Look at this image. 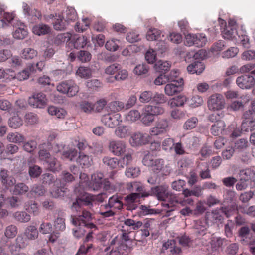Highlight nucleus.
I'll list each match as a JSON object with an SVG mask.
<instances>
[{
  "label": "nucleus",
  "instance_id": "nucleus-9",
  "mask_svg": "<svg viewBox=\"0 0 255 255\" xmlns=\"http://www.w3.org/2000/svg\"><path fill=\"white\" fill-rule=\"evenodd\" d=\"M168 127V123L166 119H162L159 120L155 127L150 129L151 135H157L166 132Z\"/></svg>",
  "mask_w": 255,
  "mask_h": 255
},
{
  "label": "nucleus",
  "instance_id": "nucleus-29",
  "mask_svg": "<svg viewBox=\"0 0 255 255\" xmlns=\"http://www.w3.org/2000/svg\"><path fill=\"white\" fill-rule=\"evenodd\" d=\"M88 42L87 37L83 36L74 38L72 41V44L75 48L80 49L84 48Z\"/></svg>",
  "mask_w": 255,
  "mask_h": 255
},
{
  "label": "nucleus",
  "instance_id": "nucleus-28",
  "mask_svg": "<svg viewBox=\"0 0 255 255\" xmlns=\"http://www.w3.org/2000/svg\"><path fill=\"white\" fill-rule=\"evenodd\" d=\"M63 17L67 21H74L77 18V15L74 8L68 7L64 12Z\"/></svg>",
  "mask_w": 255,
  "mask_h": 255
},
{
  "label": "nucleus",
  "instance_id": "nucleus-54",
  "mask_svg": "<svg viewBox=\"0 0 255 255\" xmlns=\"http://www.w3.org/2000/svg\"><path fill=\"white\" fill-rule=\"evenodd\" d=\"M107 104V101L104 99H100L93 104V112L96 113L101 112Z\"/></svg>",
  "mask_w": 255,
  "mask_h": 255
},
{
  "label": "nucleus",
  "instance_id": "nucleus-64",
  "mask_svg": "<svg viewBox=\"0 0 255 255\" xmlns=\"http://www.w3.org/2000/svg\"><path fill=\"white\" fill-rule=\"evenodd\" d=\"M241 59L246 61L255 60V51L249 50L244 51L242 54Z\"/></svg>",
  "mask_w": 255,
  "mask_h": 255
},
{
  "label": "nucleus",
  "instance_id": "nucleus-49",
  "mask_svg": "<svg viewBox=\"0 0 255 255\" xmlns=\"http://www.w3.org/2000/svg\"><path fill=\"white\" fill-rule=\"evenodd\" d=\"M24 120L26 123L32 125L38 123V117L37 114L32 112H30L25 114L24 116Z\"/></svg>",
  "mask_w": 255,
  "mask_h": 255
},
{
  "label": "nucleus",
  "instance_id": "nucleus-22",
  "mask_svg": "<svg viewBox=\"0 0 255 255\" xmlns=\"http://www.w3.org/2000/svg\"><path fill=\"white\" fill-rule=\"evenodd\" d=\"M141 197L140 193H132L129 194L128 196L125 197V199L127 201V204H128V208L129 210L135 209L136 206L133 204V203L136 201V199L140 198Z\"/></svg>",
  "mask_w": 255,
  "mask_h": 255
},
{
  "label": "nucleus",
  "instance_id": "nucleus-52",
  "mask_svg": "<svg viewBox=\"0 0 255 255\" xmlns=\"http://www.w3.org/2000/svg\"><path fill=\"white\" fill-rule=\"evenodd\" d=\"M164 201H167L169 202V203L163 204L164 206H167L168 207L170 206L172 207L178 202L176 195L169 192L166 196V199H165Z\"/></svg>",
  "mask_w": 255,
  "mask_h": 255
},
{
  "label": "nucleus",
  "instance_id": "nucleus-5",
  "mask_svg": "<svg viewBox=\"0 0 255 255\" xmlns=\"http://www.w3.org/2000/svg\"><path fill=\"white\" fill-rule=\"evenodd\" d=\"M101 121L103 124L110 128H115L122 122L121 116L120 114H108L102 116Z\"/></svg>",
  "mask_w": 255,
  "mask_h": 255
},
{
  "label": "nucleus",
  "instance_id": "nucleus-36",
  "mask_svg": "<svg viewBox=\"0 0 255 255\" xmlns=\"http://www.w3.org/2000/svg\"><path fill=\"white\" fill-rule=\"evenodd\" d=\"M55 183L57 187L56 188L53 189L52 191H51L50 194L51 196L55 198L63 196L66 189L64 187H60V184L59 182H56V181H55Z\"/></svg>",
  "mask_w": 255,
  "mask_h": 255
},
{
  "label": "nucleus",
  "instance_id": "nucleus-43",
  "mask_svg": "<svg viewBox=\"0 0 255 255\" xmlns=\"http://www.w3.org/2000/svg\"><path fill=\"white\" fill-rule=\"evenodd\" d=\"M204 65H189L187 68L188 72L191 74H200L204 70Z\"/></svg>",
  "mask_w": 255,
  "mask_h": 255
},
{
  "label": "nucleus",
  "instance_id": "nucleus-21",
  "mask_svg": "<svg viewBox=\"0 0 255 255\" xmlns=\"http://www.w3.org/2000/svg\"><path fill=\"white\" fill-rule=\"evenodd\" d=\"M225 124L222 121H217L211 128V133L215 136L222 134L224 130Z\"/></svg>",
  "mask_w": 255,
  "mask_h": 255
},
{
  "label": "nucleus",
  "instance_id": "nucleus-51",
  "mask_svg": "<svg viewBox=\"0 0 255 255\" xmlns=\"http://www.w3.org/2000/svg\"><path fill=\"white\" fill-rule=\"evenodd\" d=\"M77 58L82 63H87L90 61L91 55L88 51L81 50L77 55Z\"/></svg>",
  "mask_w": 255,
  "mask_h": 255
},
{
  "label": "nucleus",
  "instance_id": "nucleus-46",
  "mask_svg": "<svg viewBox=\"0 0 255 255\" xmlns=\"http://www.w3.org/2000/svg\"><path fill=\"white\" fill-rule=\"evenodd\" d=\"M42 168L38 165H30L29 167V174L32 178L38 177L42 173Z\"/></svg>",
  "mask_w": 255,
  "mask_h": 255
},
{
  "label": "nucleus",
  "instance_id": "nucleus-35",
  "mask_svg": "<svg viewBox=\"0 0 255 255\" xmlns=\"http://www.w3.org/2000/svg\"><path fill=\"white\" fill-rule=\"evenodd\" d=\"M71 36L70 34L67 33H61L58 34L54 38V42L55 44L59 45L62 43L65 42H68L70 40Z\"/></svg>",
  "mask_w": 255,
  "mask_h": 255
},
{
  "label": "nucleus",
  "instance_id": "nucleus-17",
  "mask_svg": "<svg viewBox=\"0 0 255 255\" xmlns=\"http://www.w3.org/2000/svg\"><path fill=\"white\" fill-rule=\"evenodd\" d=\"M92 70L88 65H80L76 71V74L81 78H89L92 73Z\"/></svg>",
  "mask_w": 255,
  "mask_h": 255
},
{
  "label": "nucleus",
  "instance_id": "nucleus-16",
  "mask_svg": "<svg viewBox=\"0 0 255 255\" xmlns=\"http://www.w3.org/2000/svg\"><path fill=\"white\" fill-rule=\"evenodd\" d=\"M8 171L5 170H1L0 172V178L2 184L6 187H10L15 183V179L8 175Z\"/></svg>",
  "mask_w": 255,
  "mask_h": 255
},
{
  "label": "nucleus",
  "instance_id": "nucleus-8",
  "mask_svg": "<svg viewBox=\"0 0 255 255\" xmlns=\"http://www.w3.org/2000/svg\"><path fill=\"white\" fill-rule=\"evenodd\" d=\"M237 85L242 89H250L255 84V79L250 75H245L238 77L236 80Z\"/></svg>",
  "mask_w": 255,
  "mask_h": 255
},
{
  "label": "nucleus",
  "instance_id": "nucleus-60",
  "mask_svg": "<svg viewBox=\"0 0 255 255\" xmlns=\"http://www.w3.org/2000/svg\"><path fill=\"white\" fill-rule=\"evenodd\" d=\"M234 227V223L230 220H228L227 223L225 225L224 233L227 238H231L233 237V229Z\"/></svg>",
  "mask_w": 255,
  "mask_h": 255
},
{
  "label": "nucleus",
  "instance_id": "nucleus-2",
  "mask_svg": "<svg viewBox=\"0 0 255 255\" xmlns=\"http://www.w3.org/2000/svg\"><path fill=\"white\" fill-rule=\"evenodd\" d=\"M207 104L210 110L213 111L220 110L225 107V99L220 94H213L209 97Z\"/></svg>",
  "mask_w": 255,
  "mask_h": 255
},
{
  "label": "nucleus",
  "instance_id": "nucleus-15",
  "mask_svg": "<svg viewBox=\"0 0 255 255\" xmlns=\"http://www.w3.org/2000/svg\"><path fill=\"white\" fill-rule=\"evenodd\" d=\"M152 192L157 197L158 200L164 201L169 192L165 186H158L152 188Z\"/></svg>",
  "mask_w": 255,
  "mask_h": 255
},
{
  "label": "nucleus",
  "instance_id": "nucleus-41",
  "mask_svg": "<svg viewBox=\"0 0 255 255\" xmlns=\"http://www.w3.org/2000/svg\"><path fill=\"white\" fill-rule=\"evenodd\" d=\"M47 163H48V169L53 172L58 171L61 169L60 163L55 158H51L47 161Z\"/></svg>",
  "mask_w": 255,
  "mask_h": 255
},
{
  "label": "nucleus",
  "instance_id": "nucleus-26",
  "mask_svg": "<svg viewBox=\"0 0 255 255\" xmlns=\"http://www.w3.org/2000/svg\"><path fill=\"white\" fill-rule=\"evenodd\" d=\"M2 15L3 16L0 17V28L8 26L14 17L12 13L9 12H5Z\"/></svg>",
  "mask_w": 255,
  "mask_h": 255
},
{
  "label": "nucleus",
  "instance_id": "nucleus-57",
  "mask_svg": "<svg viewBox=\"0 0 255 255\" xmlns=\"http://www.w3.org/2000/svg\"><path fill=\"white\" fill-rule=\"evenodd\" d=\"M103 163L112 168H115L118 166V160L116 158L105 157L103 159Z\"/></svg>",
  "mask_w": 255,
  "mask_h": 255
},
{
  "label": "nucleus",
  "instance_id": "nucleus-38",
  "mask_svg": "<svg viewBox=\"0 0 255 255\" xmlns=\"http://www.w3.org/2000/svg\"><path fill=\"white\" fill-rule=\"evenodd\" d=\"M13 216L16 220L20 222H27L30 220V216L25 212H16Z\"/></svg>",
  "mask_w": 255,
  "mask_h": 255
},
{
  "label": "nucleus",
  "instance_id": "nucleus-33",
  "mask_svg": "<svg viewBox=\"0 0 255 255\" xmlns=\"http://www.w3.org/2000/svg\"><path fill=\"white\" fill-rule=\"evenodd\" d=\"M29 190L28 187L23 183H19L14 187L13 192L15 195H23Z\"/></svg>",
  "mask_w": 255,
  "mask_h": 255
},
{
  "label": "nucleus",
  "instance_id": "nucleus-3",
  "mask_svg": "<svg viewBox=\"0 0 255 255\" xmlns=\"http://www.w3.org/2000/svg\"><path fill=\"white\" fill-rule=\"evenodd\" d=\"M28 101L30 105L35 108H43L46 106L48 100L46 95L40 92L34 93Z\"/></svg>",
  "mask_w": 255,
  "mask_h": 255
},
{
  "label": "nucleus",
  "instance_id": "nucleus-7",
  "mask_svg": "<svg viewBox=\"0 0 255 255\" xmlns=\"http://www.w3.org/2000/svg\"><path fill=\"white\" fill-rule=\"evenodd\" d=\"M109 148L112 153L117 156L121 155L128 152L125 143L121 141H110Z\"/></svg>",
  "mask_w": 255,
  "mask_h": 255
},
{
  "label": "nucleus",
  "instance_id": "nucleus-4",
  "mask_svg": "<svg viewBox=\"0 0 255 255\" xmlns=\"http://www.w3.org/2000/svg\"><path fill=\"white\" fill-rule=\"evenodd\" d=\"M57 90L64 94H67L68 96H75L79 90L78 87L71 81H64L57 86Z\"/></svg>",
  "mask_w": 255,
  "mask_h": 255
},
{
  "label": "nucleus",
  "instance_id": "nucleus-63",
  "mask_svg": "<svg viewBox=\"0 0 255 255\" xmlns=\"http://www.w3.org/2000/svg\"><path fill=\"white\" fill-rule=\"evenodd\" d=\"M141 116L138 111L132 110L128 114L126 118L127 120L131 122H135L140 118Z\"/></svg>",
  "mask_w": 255,
  "mask_h": 255
},
{
  "label": "nucleus",
  "instance_id": "nucleus-32",
  "mask_svg": "<svg viewBox=\"0 0 255 255\" xmlns=\"http://www.w3.org/2000/svg\"><path fill=\"white\" fill-rule=\"evenodd\" d=\"M89 25L90 21L89 19L85 18L81 22H77L76 23L75 29L78 32H83L89 27Z\"/></svg>",
  "mask_w": 255,
  "mask_h": 255
},
{
  "label": "nucleus",
  "instance_id": "nucleus-20",
  "mask_svg": "<svg viewBox=\"0 0 255 255\" xmlns=\"http://www.w3.org/2000/svg\"><path fill=\"white\" fill-rule=\"evenodd\" d=\"M223 220V217L222 215L217 210L213 211L211 213L207 214V222L217 223L221 222Z\"/></svg>",
  "mask_w": 255,
  "mask_h": 255
},
{
  "label": "nucleus",
  "instance_id": "nucleus-1",
  "mask_svg": "<svg viewBox=\"0 0 255 255\" xmlns=\"http://www.w3.org/2000/svg\"><path fill=\"white\" fill-rule=\"evenodd\" d=\"M164 112V108L158 104L146 105L143 109L141 121L144 125H149L154 121L155 116L162 114Z\"/></svg>",
  "mask_w": 255,
  "mask_h": 255
},
{
  "label": "nucleus",
  "instance_id": "nucleus-23",
  "mask_svg": "<svg viewBox=\"0 0 255 255\" xmlns=\"http://www.w3.org/2000/svg\"><path fill=\"white\" fill-rule=\"evenodd\" d=\"M103 174L100 173L92 175L93 184L91 186V188L94 191L98 190L103 184Z\"/></svg>",
  "mask_w": 255,
  "mask_h": 255
},
{
  "label": "nucleus",
  "instance_id": "nucleus-27",
  "mask_svg": "<svg viewBox=\"0 0 255 255\" xmlns=\"http://www.w3.org/2000/svg\"><path fill=\"white\" fill-rule=\"evenodd\" d=\"M50 31V28L47 25L39 24L34 26L32 28L33 32L37 35H45L48 34Z\"/></svg>",
  "mask_w": 255,
  "mask_h": 255
},
{
  "label": "nucleus",
  "instance_id": "nucleus-34",
  "mask_svg": "<svg viewBox=\"0 0 255 255\" xmlns=\"http://www.w3.org/2000/svg\"><path fill=\"white\" fill-rule=\"evenodd\" d=\"M161 35L159 30L155 28L149 29L146 34V39L149 41L157 40Z\"/></svg>",
  "mask_w": 255,
  "mask_h": 255
},
{
  "label": "nucleus",
  "instance_id": "nucleus-6",
  "mask_svg": "<svg viewBox=\"0 0 255 255\" xmlns=\"http://www.w3.org/2000/svg\"><path fill=\"white\" fill-rule=\"evenodd\" d=\"M240 31L236 29V22L234 20H230L229 21L228 25L224 28L222 31L223 37L225 39H231L235 41L236 36H237Z\"/></svg>",
  "mask_w": 255,
  "mask_h": 255
},
{
  "label": "nucleus",
  "instance_id": "nucleus-42",
  "mask_svg": "<svg viewBox=\"0 0 255 255\" xmlns=\"http://www.w3.org/2000/svg\"><path fill=\"white\" fill-rule=\"evenodd\" d=\"M124 224L129 227V230H137L142 225V223L140 221L135 222L131 219H128L124 221Z\"/></svg>",
  "mask_w": 255,
  "mask_h": 255
},
{
  "label": "nucleus",
  "instance_id": "nucleus-24",
  "mask_svg": "<svg viewBox=\"0 0 255 255\" xmlns=\"http://www.w3.org/2000/svg\"><path fill=\"white\" fill-rule=\"evenodd\" d=\"M255 129V119L243 121L241 130L243 132L252 131Z\"/></svg>",
  "mask_w": 255,
  "mask_h": 255
},
{
  "label": "nucleus",
  "instance_id": "nucleus-48",
  "mask_svg": "<svg viewBox=\"0 0 255 255\" xmlns=\"http://www.w3.org/2000/svg\"><path fill=\"white\" fill-rule=\"evenodd\" d=\"M4 233L8 238H13L17 234V228L15 225H10L6 228Z\"/></svg>",
  "mask_w": 255,
  "mask_h": 255
},
{
  "label": "nucleus",
  "instance_id": "nucleus-19",
  "mask_svg": "<svg viewBox=\"0 0 255 255\" xmlns=\"http://www.w3.org/2000/svg\"><path fill=\"white\" fill-rule=\"evenodd\" d=\"M76 161L81 165L85 167H90L93 163L92 158L82 152L79 153L78 157L76 158Z\"/></svg>",
  "mask_w": 255,
  "mask_h": 255
},
{
  "label": "nucleus",
  "instance_id": "nucleus-13",
  "mask_svg": "<svg viewBox=\"0 0 255 255\" xmlns=\"http://www.w3.org/2000/svg\"><path fill=\"white\" fill-rule=\"evenodd\" d=\"M127 188L132 192H135L134 193H140L141 197H147L149 194L144 192V187L140 183L131 182L127 185Z\"/></svg>",
  "mask_w": 255,
  "mask_h": 255
},
{
  "label": "nucleus",
  "instance_id": "nucleus-55",
  "mask_svg": "<svg viewBox=\"0 0 255 255\" xmlns=\"http://www.w3.org/2000/svg\"><path fill=\"white\" fill-rule=\"evenodd\" d=\"M45 192L44 187L41 185H35L30 191L32 194H34L35 196L37 197L43 196Z\"/></svg>",
  "mask_w": 255,
  "mask_h": 255
},
{
  "label": "nucleus",
  "instance_id": "nucleus-61",
  "mask_svg": "<svg viewBox=\"0 0 255 255\" xmlns=\"http://www.w3.org/2000/svg\"><path fill=\"white\" fill-rule=\"evenodd\" d=\"M239 52V49L237 47H230L226 51L222 53V57L230 58L235 57Z\"/></svg>",
  "mask_w": 255,
  "mask_h": 255
},
{
  "label": "nucleus",
  "instance_id": "nucleus-53",
  "mask_svg": "<svg viewBox=\"0 0 255 255\" xmlns=\"http://www.w3.org/2000/svg\"><path fill=\"white\" fill-rule=\"evenodd\" d=\"M128 73L127 71V70L121 69V68H120V69L116 72V74L115 75V76H114L113 77V80H112L111 81H109L108 79L107 80L108 82H113L114 80H123L126 79L128 77Z\"/></svg>",
  "mask_w": 255,
  "mask_h": 255
},
{
  "label": "nucleus",
  "instance_id": "nucleus-47",
  "mask_svg": "<svg viewBox=\"0 0 255 255\" xmlns=\"http://www.w3.org/2000/svg\"><path fill=\"white\" fill-rule=\"evenodd\" d=\"M207 55V53L205 50L201 49L195 53L193 56V58L196 60V61H194L192 64H200L201 62L200 60H202L206 58Z\"/></svg>",
  "mask_w": 255,
  "mask_h": 255
},
{
  "label": "nucleus",
  "instance_id": "nucleus-59",
  "mask_svg": "<svg viewBox=\"0 0 255 255\" xmlns=\"http://www.w3.org/2000/svg\"><path fill=\"white\" fill-rule=\"evenodd\" d=\"M119 41L117 39H112L107 41L105 44L106 48L109 51H116L118 47Z\"/></svg>",
  "mask_w": 255,
  "mask_h": 255
},
{
  "label": "nucleus",
  "instance_id": "nucleus-11",
  "mask_svg": "<svg viewBox=\"0 0 255 255\" xmlns=\"http://www.w3.org/2000/svg\"><path fill=\"white\" fill-rule=\"evenodd\" d=\"M10 57H11L12 64H20L21 58L16 56H12L10 50L8 49L0 50V62H4Z\"/></svg>",
  "mask_w": 255,
  "mask_h": 255
},
{
  "label": "nucleus",
  "instance_id": "nucleus-44",
  "mask_svg": "<svg viewBox=\"0 0 255 255\" xmlns=\"http://www.w3.org/2000/svg\"><path fill=\"white\" fill-rule=\"evenodd\" d=\"M7 139L11 142L20 143L24 140V137L18 133H11L7 135Z\"/></svg>",
  "mask_w": 255,
  "mask_h": 255
},
{
  "label": "nucleus",
  "instance_id": "nucleus-25",
  "mask_svg": "<svg viewBox=\"0 0 255 255\" xmlns=\"http://www.w3.org/2000/svg\"><path fill=\"white\" fill-rule=\"evenodd\" d=\"M234 42L237 44H241L244 47H248L249 45V39L248 36L243 31H240L239 33L236 36Z\"/></svg>",
  "mask_w": 255,
  "mask_h": 255
},
{
  "label": "nucleus",
  "instance_id": "nucleus-30",
  "mask_svg": "<svg viewBox=\"0 0 255 255\" xmlns=\"http://www.w3.org/2000/svg\"><path fill=\"white\" fill-rule=\"evenodd\" d=\"M25 235L29 240H34L38 238V232L34 226H28L25 231Z\"/></svg>",
  "mask_w": 255,
  "mask_h": 255
},
{
  "label": "nucleus",
  "instance_id": "nucleus-10",
  "mask_svg": "<svg viewBox=\"0 0 255 255\" xmlns=\"http://www.w3.org/2000/svg\"><path fill=\"white\" fill-rule=\"evenodd\" d=\"M183 79L180 78L179 82H178V85L176 84H167L164 88L165 93L168 96H173L182 91L181 86L183 84Z\"/></svg>",
  "mask_w": 255,
  "mask_h": 255
},
{
  "label": "nucleus",
  "instance_id": "nucleus-58",
  "mask_svg": "<svg viewBox=\"0 0 255 255\" xmlns=\"http://www.w3.org/2000/svg\"><path fill=\"white\" fill-rule=\"evenodd\" d=\"M115 132L116 136L119 138H125L128 135V129L126 126H120L117 128Z\"/></svg>",
  "mask_w": 255,
  "mask_h": 255
},
{
  "label": "nucleus",
  "instance_id": "nucleus-14",
  "mask_svg": "<svg viewBox=\"0 0 255 255\" xmlns=\"http://www.w3.org/2000/svg\"><path fill=\"white\" fill-rule=\"evenodd\" d=\"M239 176L241 180L246 182L249 180H255V171L250 168L241 170L239 173Z\"/></svg>",
  "mask_w": 255,
  "mask_h": 255
},
{
  "label": "nucleus",
  "instance_id": "nucleus-31",
  "mask_svg": "<svg viewBox=\"0 0 255 255\" xmlns=\"http://www.w3.org/2000/svg\"><path fill=\"white\" fill-rule=\"evenodd\" d=\"M109 107L112 112L117 113L122 110H125L124 103L120 101H114L110 102Z\"/></svg>",
  "mask_w": 255,
  "mask_h": 255
},
{
  "label": "nucleus",
  "instance_id": "nucleus-45",
  "mask_svg": "<svg viewBox=\"0 0 255 255\" xmlns=\"http://www.w3.org/2000/svg\"><path fill=\"white\" fill-rule=\"evenodd\" d=\"M194 42L195 46L202 47L206 44L207 38L204 34H196Z\"/></svg>",
  "mask_w": 255,
  "mask_h": 255
},
{
  "label": "nucleus",
  "instance_id": "nucleus-12",
  "mask_svg": "<svg viewBox=\"0 0 255 255\" xmlns=\"http://www.w3.org/2000/svg\"><path fill=\"white\" fill-rule=\"evenodd\" d=\"M75 179V177L71 173L64 170L63 171L60 175V178L56 180V182L60 184V187H65L68 184H69Z\"/></svg>",
  "mask_w": 255,
  "mask_h": 255
},
{
  "label": "nucleus",
  "instance_id": "nucleus-39",
  "mask_svg": "<svg viewBox=\"0 0 255 255\" xmlns=\"http://www.w3.org/2000/svg\"><path fill=\"white\" fill-rule=\"evenodd\" d=\"M125 156L120 160H118V166L121 168H124L132 161V155L129 151L125 153Z\"/></svg>",
  "mask_w": 255,
  "mask_h": 255
},
{
  "label": "nucleus",
  "instance_id": "nucleus-18",
  "mask_svg": "<svg viewBox=\"0 0 255 255\" xmlns=\"http://www.w3.org/2000/svg\"><path fill=\"white\" fill-rule=\"evenodd\" d=\"M28 35L26 26L23 23H20L19 26L13 32V36L17 39H23Z\"/></svg>",
  "mask_w": 255,
  "mask_h": 255
},
{
  "label": "nucleus",
  "instance_id": "nucleus-62",
  "mask_svg": "<svg viewBox=\"0 0 255 255\" xmlns=\"http://www.w3.org/2000/svg\"><path fill=\"white\" fill-rule=\"evenodd\" d=\"M145 58L148 64H153L156 61V52L153 49H149L145 54Z\"/></svg>",
  "mask_w": 255,
  "mask_h": 255
},
{
  "label": "nucleus",
  "instance_id": "nucleus-40",
  "mask_svg": "<svg viewBox=\"0 0 255 255\" xmlns=\"http://www.w3.org/2000/svg\"><path fill=\"white\" fill-rule=\"evenodd\" d=\"M79 107L80 109L86 113L90 114L93 112V103L89 101L86 100L81 101Z\"/></svg>",
  "mask_w": 255,
  "mask_h": 255
},
{
  "label": "nucleus",
  "instance_id": "nucleus-37",
  "mask_svg": "<svg viewBox=\"0 0 255 255\" xmlns=\"http://www.w3.org/2000/svg\"><path fill=\"white\" fill-rule=\"evenodd\" d=\"M23 124L22 119L18 116H13L9 119L8 125L9 127L13 128H17L21 126Z\"/></svg>",
  "mask_w": 255,
  "mask_h": 255
},
{
  "label": "nucleus",
  "instance_id": "nucleus-50",
  "mask_svg": "<svg viewBox=\"0 0 255 255\" xmlns=\"http://www.w3.org/2000/svg\"><path fill=\"white\" fill-rule=\"evenodd\" d=\"M37 51L34 49L26 48L23 50L22 57L25 59H32L37 56Z\"/></svg>",
  "mask_w": 255,
  "mask_h": 255
},
{
  "label": "nucleus",
  "instance_id": "nucleus-56",
  "mask_svg": "<svg viewBox=\"0 0 255 255\" xmlns=\"http://www.w3.org/2000/svg\"><path fill=\"white\" fill-rule=\"evenodd\" d=\"M54 228L57 231H63L66 228L65 219L61 217H57L54 221Z\"/></svg>",
  "mask_w": 255,
  "mask_h": 255
}]
</instances>
